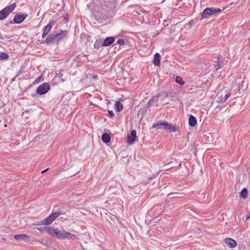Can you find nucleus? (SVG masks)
Instances as JSON below:
<instances>
[{
    "label": "nucleus",
    "mask_w": 250,
    "mask_h": 250,
    "mask_svg": "<svg viewBox=\"0 0 250 250\" xmlns=\"http://www.w3.org/2000/svg\"><path fill=\"white\" fill-rule=\"evenodd\" d=\"M47 232L52 237L58 238L60 239L65 238L70 239L75 237L74 234L65 231L64 230H59L57 229L46 228Z\"/></svg>",
    "instance_id": "1"
},
{
    "label": "nucleus",
    "mask_w": 250,
    "mask_h": 250,
    "mask_svg": "<svg viewBox=\"0 0 250 250\" xmlns=\"http://www.w3.org/2000/svg\"><path fill=\"white\" fill-rule=\"evenodd\" d=\"M46 228H49L47 227H39V228H37V229L41 232H44V231L47 232Z\"/></svg>",
    "instance_id": "29"
},
{
    "label": "nucleus",
    "mask_w": 250,
    "mask_h": 250,
    "mask_svg": "<svg viewBox=\"0 0 250 250\" xmlns=\"http://www.w3.org/2000/svg\"><path fill=\"white\" fill-rule=\"evenodd\" d=\"M56 42L54 34L49 35L46 39V43L48 44H52L53 42Z\"/></svg>",
    "instance_id": "15"
},
{
    "label": "nucleus",
    "mask_w": 250,
    "mask_h": 250,
    "mask_svg": "<svg viewBox=\"0 0 250 250\" xmlns=\"http://www.w3.org/2000/svg\"><path fill=\"white\" fill-rule=\"evenodd\" d=\"M221 64L220 63V62L218 60L217 62H216V64L215 65V71H217L218 70H219L220 68H221Z\"/></svg>",
    "instance_id": "30"
},
{
    "label": "nucleus",
    "mask_w": 250,
    "mask_h": 250,
    "mask_svg": "<svg viewBox=\"0 0 250 250\" xmlns=\"http://www.w3.org/2000/svg\"><path fill=\"white\" fill-rule=\"evenodd\" d=\"M9 58V56L6 53L0 52V60H6Z\"/></svg>",
    "instance_id": "25"
},
{
    "label": "nucleus",
    "mask_w": 250,
    "mask_h": 250,
    "mask_svg": "<svg viewBox=\"0 0 250 250\" xmlns=\"http://www.w3.org/2000/svg\"><path fill=\"white\" fill-rule=\"evenodd\" d=\"M164 125H166L165 129L167 130L169 132H174L176 131V127L169 124L167 122L165 123Z\"/></svg>",
    "instance_id": "16"
},
{
    "label": "nucleus",
    "mask_w": 250,
    "mask_h": 250,
    "mask_svg": "<svg viewBox=\"0 0 250 250\" xmlns=\"http://www.w3.org/2000/svg\"><path fill=\"white\" fill-rule=\"evenodd\" d=\"M51 216L52 217L53 219L55 220L56 218H57L58 217L60 216V213L58 211L57 209H56L54 207L52 213L50 214Z\"/></svg>",
    "instance_id": "20"
},
{
    "label": "nucleus",
    "mask_w": 250,
    "mask_h": 250,
    "mask_svg": "<svg viewBox=\"0 0 250 250\" xmlns=\"http://www.w3.org/2000/svg\"><path fill=\"white\" fill-rule=\"evenodd\" d=\"M247 195H248L247 189L246 188H244L241 190V191L240 192V197H241L243 199H245L247 197Z\"/></svg>",
    "instance_id": "24"
},
{
    "label": "nucleus",
    "mask_w": 250,
    "mask_h": 250,
    "mask_svg": "<svg viewBox=\"0 0 250 250\" xmlns=\"http://www.w3.org/2000/svg\"><path fill=\"white\" fill-rule=\"evenodd\" d=\"M115 41V38L113 37H108L103 42V46H107L111 45Z\"/></svg>",
    "instance_id": "12"
},
{
    "label": "nucleus",
    "mask_w": 250,
    "mask_h": 250,
    "mask_svg": "<svg viewBox=\"0 0 250 250\" xmlns=\"http://www.w3.org/2000/svg\"><path fill=\"white\" fill-rule=\"evenodd\" d=\"M27 17V14H17L15 16L14 21H10V23H15L17 24H20Z\"/></svg>",
    "instance_id": "6"
},
{
    "label": "nucleus",
    "mask_w": 250,
    "mask_h": 250,
    "mask_svg": "<svg viewBox=\"0 0 250 250\" xmlns=\"http://www.w3.org/2000/svg\"><path fill=\"white\" fill-rule=\"evenodd\" d=\"M230 93L229 92H225L223 91L219 93L216 96V102L218 103H223L225 102L230 97Z\"/></svg>",
    "instance_id": "4"
},
{
    "label": "nucleus",
    "mask_w": 250,
    "mask_h": 250,
    "mask_svg": "<svg viewBox=\"0 0 250 250\" xmlns=\"http://www.w3.org/2000/svg\"><path fill=\"white\" fill-rule=\"evenodd\" d=\"M49 85L47 83H44L41 84L36 89V92L40 95H43L46 93L49 90Z\"/></svg>",
    "instance_id": "5"
},
{
    "label": "nucleus",
    "mask_w": 250,
    "mask_h": 250,
    "mask_svg": "<svg viewBox=\"0 0 250 250\" xmlns=\"http://www.w3.org/2000/svg\"><path fill=\"white\" fill-rule=\"evenodd\" d=\"M161 56L158 53L155 54L153 63L155 65H159L161 61Z\"/></svg>",
    "instance_id": "17"
},
{
    "label": "nucleus",
    "mask_w": 250,
    "mask_h": 250,
    "mask_svg": "<svg viewBox=\"0 0 250 250\" xmlns=\"http://www.w3.org/2000/svg\"><path fill=\"white\" fill-rule=\"evenodd\" d=\"M108 113L111 117H113L114 116V114L112 110H108Z\"/></svg>",
    "instance_id": "32"
},
{
    "label": "nucleus",
    "mask_w": 250,
    "mask_h": 250,
    "mask_svg": "<svg viewBox=\"0 0 250 250\" xmlns=\"http://www.w3.org/2000/svg\"><path fill=\"white\" fill-rule=\"evenodd\" d=\"M250 218V214H246L245 221H247Z\"/></svg>",
    "instance_id": "33"
},
{
    "label": "nucleus",
    "mask_w": 250,
    "mask_h": 250,
    "mask_svg": "<svg viewBox=\"0 0 250 250\" xmlns=\"http://www.w3.org/2000/svg\"><path fill=\"white\" fill-rule=\"evenodd\" d=\"M172 193H169V194H168V196H170V195H172Z\"/></svg>",
    "instance_id": "38"
},
{
    "label": "nucleus",
    "mask_w": 250,
    "mask_h": 250,
    "mask_svg": "<svg viewBox=\"0 0 250 250\" xmlns=\"http://www.w3.org/2000/svg\"><path fill=\"white\" fill-rule=\"evenodd\" d=\"M181 164H179V167H180V166H181Z\"/></svg>",
    "instance_id": "39"
},
{
    "label": "nucleus",
    "mask_w": 250,
    "mask_h": 250,
    "mask_svg": "<svg viewBox=\"0 0 250 250\" xmlns=\"http://www.w3.org/2000/svg\"><path fill=\"white\" fill-rule=\"evenodd\" d=\"M48 169H49V168H47V169H45V170H43V171L42 172V173H45V172L46 171H47Z\"/></svg>",
    "instance_id": "35"
},
{
    "label": "nucleus",
    "mask_w": 250,
    "mask_h": 250,
    "mask_svg": "<svg viewBox=\"0 0 250 250\" xmlns=\"http://www.w3.org/2000/svg\"><path fill=\"white\" fill-rule=\"evenodd\" d=\"M175 82H176V83L180 84L181 85H183L184 84V81L182 80V78L180 77H177L176 78Z\"/></svg>",
    "instance_id": "26"
},
{
    "label": "nucleus",
    "mask_w": 250,
    "mask_h": 250,
    "mask_svg": "<svg viewBox=\"0 0 250 250\" xmlns=\"http://www.w3.org/2000/svg\"><path fill=\"white\" fill-rule=\"evenodd\" d=\"M188 124L191 127L194 126L197 124L196 118L193 115H190L188 119Z\"/></svg>",
    "instance_id": "18"
},
{
    "label": "nucleus",
    "mask_w": 250,
    "mask_h": 250,
    "mask_svg": "<svg viewBox=\"0 0 250 250\" xmlns=\"http://www.w3.org/2000/svg\"><path fill=\"white\" fill-rule=\"evenodd\" d=\"M19 75V74H17V75H16V76L15 77V78H14V79H13V80H14V79H15V78H16V77H18Z\"/></svg>",
    "instance_id": "37"
},
{
    "label": "nucleus",
    "mask_w": 250,
    "mask_h": 250,
    "mask_svg": "<svg viewBox=\"0 0 250 250\" xmlns=\"http://www.w3.org/2000/svg\"><path fill=\"white\" fill-rule=\"evenodd\" d=\"M136 137V130H132L130 134L127 135V143L129 145L133 144L134 143Z\"/></svg>",
    "instance_id": "9"
},
{
    "label": "nucleus",
    "mask_w": 250,
    "mask_h": 250,
    "mask_svg": "<svg viewBox=\"0 0 250 250\" xmlns=\"http://www.w3.org/2000/svg\"><path fill=\"white\" fill-rule=\"evenodd\" d=\"M151 179H152V177H150V178H149V181H148V182H146L145 184V185H146V184H147V183H148L149 182L150 180H151Z\"/></svg>",
    "instance_id": "36"
},
{
    "label": "nucleus",
    "mask_w": 250,
    "mask_h": 250,
    "mask_svg": "<svg viewBox=\"0 0 250 250\" xmlns=\"http://www.w3.org/2000/svg\"><path fill=\"white\" fill-rule=\"evenodd\" d=\"M103 42V40L101 39L96 40L94 44V48L98 49L101 46H103L102 45Z\"/></svg>",
    "instance_id": "22"
},
{
    "label": "nucleus",
    "mask_w": 250,
    "mask_h": 250,
    "mask_svg": "<svg viewBox=\"0 0 250 250\" xmlns=\"http://www.w3.org/2000/svg\"><path fill=\"white\" fill-rule=\"evenodd\" d=\"M115 106V109L117 112H120L123 109L122 104L120 102H116Z\"/></svg>",
    "instance_id": "23"
},
{
    "label": "nucleus",
    "mask_w": 250,
    "mask_h": 250,
    "mask_svg": "<svg viewBox=\"0 0 250 250\" xmlns=\"http://www.w3.org/2000/svg\"><path fill=\"white\" fill-rule=\"evenodd\" d=\"M165 123H167L165 121H160L154 123L152 126V128L160 129L162 128H165L166 125H164Z\"/></svg>",
    "instance_id": "11"
},
{
    "label": "nucleus",
    "mask_w": 250,
    "mask_h": 250,
    "mask_svg": "<svg viewBox=\"0 0 250 250\" xmlns=\"http://www.w3.org/2000/svg\"><path fill=\"white\" fill-rule=\"evenodd\" d=\"M55 24V21H49V23L45 26L43 29V32L42 35V37L44 38L49 33L50 30H51L52 26Z\"/></svg>",
    "instance_id": "10"
},
{
    "label": "nucleus",
    "mask_w": 250,
    "mask_h": 250,
    "mask_svg": "<svg viewBox=\"0 0 250 250\" xmlns=\"http://www.w3.org/2000/svg\"><path fill=\"white\" fill-rule=\"evenodd\" d=\"M14 238L16 240H22L26 242L29 240V237L25 234L15 235Z\"/></svg>",
    "instance_id": "14"
},
{
    "label": "nucleus",
    "mask_w": 250,
    "mask_h": 250,
    "mask_svg": "<svg viewBox=\"0 0 250 250\" xmlns=\"http://www.w3.org/2000/svg\"><path fill=\"white\" fill-rule=\"evenodd\" d=\"M16 6V3H13L10 5L5 7L0 11V20H3L8 17L14 10Z\"/></svg>",
    "instance_id": "3"
},
{
    "label": "nucleus",
    "mask_w": 250,
    "mask_h": 250,
    "mask_svg": "<svg viewBox=\"0 0 250 250\" xmlns=\"http://www.w3.org/2000/svg\"><path fill=\"white\" fill-rule=\"evenodd\" d=\"M68 32L66 30H61L59 33L54 34L56 42L63 40L67 35Z\"/></svg>",
    "instance_id": "8"
},
{
    "label": "nucleus",
    "mask_w": 250,
    "mask_h": 250,
    "mask_svg": "<svg viewBox=\"0 0 250 250\" xmlns=\"http://www.w3.org/2000/svg\"><path fill=\"white\" fill-rule=\"evenodd\" d=\"M55 208L56 209H57L58 210V211L59 212L60 215H62V214H65V211L64 210L61 209L58 206H55Z\"/></svg>",
    "instance_id": "27"
},
{
    "label": "nucleus",
    "mask_w": 250,
    "mask_h": 250,
    "mask_svg": "<svg viewBox=\"0 0 250 250\" xmlns=\"http://www.w3.org/2000/svg\"><path fill=\"white\" fill-rule=\"evenodd\" d=\"M117 43L120 45H124L125 44V41L123 39H119L117 41Z\"/></svg>",
    "instance_id": "31"
},
{
    "label": "nucleus",
    "mask_w": 250,
    "mask_h": 250,
    "mask_svg": "<svg viewBox=\"0 0 250 250\" xmlns=\"http://www.w3.org/2000/svg\"><path fill=\"white\" fill-rule=\"evenodd\" d=\"M223 10H221L218 8L215 7H208L205 8L201 14V19H207L210 17L211 16L216 14L217 13H220Z\"/></svg>",
    "instance_id": "2"
},
{
    "label": "nucleus",
    "mask_w": 250,
    "mask_h": 250,
    "mask_svg": "<svg viewBox=\"0 0 250 250\" xmlns=\"http://www.w3.org/2000/svg\"><path fill=\"white\" fill-rule=\"evenodd\" d=\"M225 242L226 245L231 248H233L236 246V242L230 238L225 239Z\"/></svg>",
    "instance_id": "13"
},
{
    "label": "nucleus",
    "mask_w": 250,
    "mask_h": 250,
    "mask_svg": "<svg viewBox=\"0 0 250 250\" xmlns=\"http://www.w3.org/2000/svg\"><path fill=\"white\" fill-rule=\"evenodd\" d=\"M56 76L57 78H60L62 82H64V80L62 78L63 74L61 71H59L58 73H57Z\"/></svg>",
    "instance_id": "28"
},
{
    "label": "nucleus",
    "mask_w": 250,
    "mask_h": 250,
    "mask_svg": "<svg viewBox=\"0 0 250 250\" xmlns=\"http://www.w3.org/2000/svg\"><path fill=\"white\" fill-rule=\"evenodd\" d=\"M102 140L104 143H108L110 142L111 137L109 134L106 133H104L102 136Z\"/></svg>",
    "instance_id": "19"
},
{
    "label": "nucleus",
    "mask_w": 250,
    "mask_h": 250,
    "mask_svg": "<svg viewBox=\"0 0 250 250\" xmlns=\"http://www.w3.org/2000/svg\"><path fill=\"white\" fill-rule=\"evenodd\" d=\"M35 82L36 83H39V82H40V78H37V79L35 80Z\"/></svg>",
    "instance_id": "34"
},
{
    "label": "nucleus",
    "mask_w": 250,
    "mask_h": 250,
    "mask_svg": "<svg viewBox=\"0 0 250 250\" xmlns=\"http://www.w3.org/2000/svg\"><path fill=\"white\" fill-rule=\"evenodd\" d=\"M159 97V95H155L152 97L148 103V104L149 105V106L151 105L152 104H153L154 103H156L158 100Z\"/></svg>",
    "instance_id": "21"
},
{
    "label": "nucleus",
    "mask_w": 250,
    "mask_h": 250,
    "mask_svg": "<svg viewBox=\"0 0 250 250\" xmlns=\"http://www.w3.org/2000/svg\"><path fill=\"white\" fill-rule=\"evenodd\" d=\"M54 220L50 214L48 217H46L42 220L38 221L36 223V225H47L51 224Z\"/></svg>",
    "instance_id": "7"
}]
</instances>
